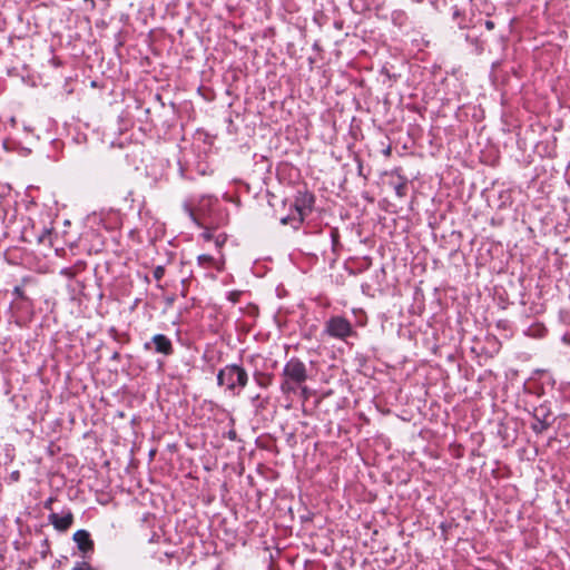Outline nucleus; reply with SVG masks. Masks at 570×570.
I'll return each instance as SVG.
<instances>
[{
  "label": "nucleus",
  "instance_id": "nucleus-1",
  "mask_svg": "<svg viewBox=\"0 0 570 570\" xmlns=\"http://www.w3.org/2000/svg\"><path fill=\"white\" fill-rule=\"evenodd\" d=\"M281 376V392L284 395L296 394L308 379L307 367L298 357H292L285 363Z\"/></svg>",
  "mask_w": 570,
  "mask_h": 570
},
{
  "label": "nucleus",
  "instance_id": "nucleus-2",
  "mask_svg": "<svg viewBox=\"0 0 570 570\" xmlns=\"http://www.w3.org/2000/svg\"><path fill=\"white\" fill-rule=\"evenodd\" d=\"M248 373L240 364H227L217 373V385L233 395H239L248 384Z\"/></svg>",
  "mask_w": 570,
  "mask_h": 570
},
{
  "label": "nucleus",
  "instance_id": "nucleus-3",
  "mask_svg": "<svg viewBox=\"0 0 570 570\" xmlns=\"http://www.w3.org/2000/svg\"><path fill=\"white\" fill-rule=\"evenodd\" d=\"M324 333L330 337L346 341L348 337L356 336L351 322L340 315L330 317L324 325Z\"/></svg>",
  "mask_w": 570,
  "mask_h": 570
},
{
  "label": "nucleus",
  "instance_id": "nucleus-4",
  "mask_svg": "<svg viewBox=\"0 0 570 570\" xmlns=\"http://www.w3.org/2000/svg\"><path fill=\"white\" fill-rule=\"evenodd\" d=\"M532 417L534 422L531 424V429L534 433L541 434L547 431L553 423L552 413L550 407L546 404H541L533 409Z\"/></svg>",
  "mask_w": 570,
  "mask_h": 570
},
{
  "label": "nucleus",
  "instance_id": "nucleus-5",
  "mask_svg": "<svg viewBox=\"0 0 570 570\" xmlns=\"http://www.w3.org/2000/svg\"><path fill=\"white\" fill-rule=\"evenodd\" d=\"M315 205V196L311 193H299L295 199L294 207L297 213V217H293L298 224H302L304 219L312 213Z\"/></svg>",
  "mask_w": 570,
  "mask_h": 570
},
{
  "label": "nucleus",
  "instance_id": "nucleus-6",
  "mask_svg": "<svg viewBox=\"0 0 570 570\" xmlns=\"http://www.w3.org/2000/svg\"><path fill=\"white\" fill-rule=\"evenodd\" d=\"M151 345H154L155 353L163 354L165 356L174 354L173 343L170 338L164 334L154 335L149 342L144 344V348L148 351L151 348Z\"/></svg>",
  "mask_w": 570,
  "mask_h": 570
},
{
  "label": "nucleus",
  "instance_id": "nucleus-7",
  "mask_svg": "<svg viewBox=\"0 0 570 570\" xmlns=\"http://www.w3.org/2000/svg\"><path fill=\"white\" fill-rule=\"evenodd\" d=\"M48 520L56 530L63 532L67 531L73 523V514L70 510H67L61 515L56 512H51L48 515Z\"/></svg>",
  "mask_w": 570,
  "mask_h": 570
},
{
  "label": "nucleus",
  "instance_id": "nucleus-8",
  "mask_svg": "<svg viewBox=\"0 0 570 570\" xmlns=\"http://www.w3.org/2000/svg\"><path fill=\"white\" fill-rule=\"evenodd\" d=\"M73 541L78 549L82 552L83 557L94 552V541L87 530H78L73 533Z\"/></svg>",
  "mask_w": 570,
  "mask_h": 570
},
{
  "label": "nucleus",
  "instance_id": "nucleus-9",
  "mask_svg": "<svg viewBox=\"0 0 570 570\" xmlns=\"http://www.w3.org/2000/svg\"><path fill=\"white\" fill-rule=\"evenodd\" d=\"M197 264L199 267H202L204 269L215 268L218 272L223 271V267H224L223 262L217 261L216 258H214L213 256L207 255V254L199 255L197 257Z\"/></svg>",
  "mask_w": 570,
  "mask_h": 570
},
{
  "label": "nucleus",
  "instance_id": "nucleus-10",
  "mask_svg": "<svg viewBox=\"0 0 570 570\" xmlns=\"http://www.w3.org/2000/svg\"><path fill=\"white\" fill-rule=\"evenodd\" d=\"M393 175H396L397 178H399V183L394 185V190H395V194L397 197L402 198L406 195L407 193V178L405 176L402 175V169L401 168H395L393 170Z\"/></svg>",
  "mask_w": 570,
  "mask_h": 570
},
{
  "label": "nucleus",
  "instance_id": "nucleus-11",
  "mask_svg": "<svg viewBox=\"0 0 570 570\" xmlns=\"http://www.w3.org/2000/svg\"><path fill=\"white\" fill-rule=\"evenodd\" d=\"M254 380L259 387L266 389L273 382V374L256 371L254 373Z\"/></svg>",
  "mask_w": 570,
  "mask_h": 570
},
{
  "label": "nucleus",
  "instance_id": "nucleus-12",
  "mask_svg": "<svg viewBox=\"0 0 570 570\" xmlns=\"http://www.w3.org/2000/svg\"><path fill=\"white\" fill-rule=\"evenodd\" d=\"M465 40L468 42H470L472 46H475V49L479 53H481L483 51V47L482 45L480 43L479 39L478 38H473L471 37L470 35H466L465 36Z\"/></svg>",
  "mask_w": 570,
  "mask_h": 570
},
{
  "label": "nucleus",
  "instance_id": "nucleus-13",
  "mask_svg": "<svg viewBox=\"0 0 570 570\" xmlns=\"http://www.w3.org/2000/svg\"><path fill=\"white\" fill-rule=\"evenodd\" d=\"M154 278L156 281H160L165 275V267L163 265H158L154 268Z\"/></svg>",
  "mask_w": 570,
  "mask_h": 570
},
{
  "label": "nucleus",
  "instance_id": "nucleus-14",
  "mask_svg": "<svg viewBox=\"0 0 570 570\" xmlns=\"http://www.w3.org/2000/svg\"><path fill=\"white\" fill-rule=\"evenodd\" d=\"M240 295H242V292H239V291H232V292L227 293V298L232 303H237L239 301Z\"/></svg>",
  "mask_w": 570,
  "mask_h": 570
},
{
  "label": "nucleus",
  "instance_id": "nucleus-15",
  "mask_svg": "<svg viewBox=\"0 0 570 570\" xmlns=\"http://www.w3.org/2000/svg\"><path fill=\"white\" fill-rule=\"evenodd\" d=\"M50 235V229L43 228L40 234L37 235L38 243H45L46 238Z\"/></svg>",
  "mask_w": 570,
  "mask_h": 570
},
{
  "label": "nucleus",
  "instance_id": "nucleus-16",
  "mask_svg": "<svg viewBox=\"0 0 570 570\" xmlns=\"http://www.w3.org/2000/svg\"><path fill=\"white\" fill-rule=\"evenodd\" d=\"M331 239H332L333 247L335 248L336 245L338 244V239H340L338 230L336 228H333L331 230Z\"/></svg>",
  "mask_w": 570,
  "mask_h": 570
},
{
  "label": "nucleus",
  "instance_id": "nucleus-17",
  "mask_svg": "<svg viewBox=\"0 0 570 570\" xmlns=\"http://www.w3.org/2000/svg\"><path fill=\"white\" fill-rule=\"evenodd\" d=\"M72 570H94V568L88 562L77 563Z\"/></svg>",
  "mask_w": 570,
  "mask_h": 570
},
{
  "label": "nucleus",
  "instance_id": "nucleus-18",
  "mask_svg": "<svg viewBox=\"0 0 570 570\" xmlns=\"http://www.w3.org/2000/svg\"><path fill=\"white\" fill-rule=\"evenodd\" d=\"M484 27L488 29V30H493L494 29V22L492 20H485L484 22Z\"/></svg>",
  "mask_w": 570,
  "mask_h": 570
},
{
  "label": "nucleus",
  "instance_id": "nucleus-19",
  "mask_svg": "<svg viewBox=\"0 0 570 570\" xmlns=\"http://www.w3.org/2000/svg\"><path fill=\"white\" fill-rule=\"evenodd\" d=\"M120 357H121V356H120V353H119L118 351H115V352L111 354L110 360H111V361H117V362H118V361H120Z\"/></svg>",
  "mask_w": 570,
  "mask_h": 570
},
{
  "label": "nucleus",
  "instance_id": "nucleus-20",
  "mask_svg": "<svg viewBox=\"0 0 570 570\" xmlns=\"http://www.w3.org/2000/svg\"><path fill=\"white\" fill-rule=\"evenodd\" d=\"M453 19H458L461 16V11L458 7H453Z\"/></svg>",
  "mask_w": 570,
  "mask_h": 570
},
{
  "label": "nucleus",
  "instance_id": "nucleus-21",
  "mask_svg": "<svg viewBox=\"0 0 570 570\" xmlns=\"http://www.w3.org/2000/svg\"><path fill=\"white\" fill-rule=\"evenodd\" d=\"M13 293H14L18 297H23V291H22L19 286H16V287H14Z\"/></svg>",
  "mask_w": 570,
  "mask_h": 570
},
{
  "label": "nucleus",
  "instance_id": "nucleus-22",
  "mask_svg": "<svg viewBox=\"0 0 570 570\" xmlns=\"http://www.w3.org/2000/svg\"><path fill=\"white\" fill-rule=\"evenodd\" d=\"M53 502V499L52 498H49L46 502H45V509L47 510H50L51 509V504Z\"/></svg>",
  "mask_w": 570,
  "mask_h": 570
},
{
  "label": "nucleus",
  "instance_id": "nucleus-23",
  "mask_svg": "<svg viewBox=\"0 0 570 570\" xmlns=\"http://www.w3.org/2000/svg\"><path fill=\"white\" fill-rule=\"evenodd\" d=\"M20 478V473L18 471H14L11 473V479L14 481H18Z\"/></svg>",
  "mask_w": 570,
  "mask_h": 570
},
{
  "label": "nucleus",
  "instance_id": "nucleus-24",
  "mask_svg": "<svg viewBox=\"0 0 570 570\" xmlns=\"http://www.w3.org/2000/svg\"><path fill=\"white\" fill-rule=\"evenodd\" d=\"M299 390H301L303 396L306 399L307 397V387L303 384Z\"/></svg>",
  "mask_w": 570,
  "mask_h": 570
},
{
  "label": "nucleus",
  "instance_id": "nucleus-25",
  "mask_svg": "<svg viewBox=\"0 0 570 570\" xmlns=\"http://www.w3.org/2000/svg\"><path fill=\"white\" fill-rule=\"evenodd\" d=\"M202 236L206 239V240H210L212 239V234L209 232H205L202 234Z\"/></svg>",
  "mask_w": 570,
  "mask_h": 570
},
{
  "label": "nucleus",
  "instance_id": "nucleus-26",
  "mask_svg": "<svg viewBox=\"0 0 570 570\" xmlns=\"http://www.w3.org/2000/svg\"><path fill=\"white\" fill-rule=\"evenodd\" d=\"M225 239H219V237L216 238L215 243L217 247H220L224 244Z\"/></svg>",
  "mask_w": 570,
  "mask_h": 570
},
{
  "label": "nucleus",
  "instance_id": "nucleus-27",
  "mask_svg": "<svg viewBox=\"0 0 570 570\" xmlns=\"http://www.w3.org/2000/svg\"><path fill=\"white\" fill-rule=\"evenodd\" d=\"M228 438H229L230 440H235V439H236V432H235V431H229V433H228Z\"/></svg>",
  "mask_w": 570,
  "mask_h": 570
},
{
  "label": "nucleus",
  "instance_id": "nucleus-28",
  "mask_svg": "<svg viewBox=\"0 0 570 570\" xmlns=\"http://www.w3.org/2000/svg\"><path fill=\"white\" fill-rule=\"evenodd\" d=\"M287 219H288V218H283V219H282V223H283V224H286V223H287Z\"/></svg>",
  "mask_w": 570,
  "mask_h": 570
}]
</instances>
